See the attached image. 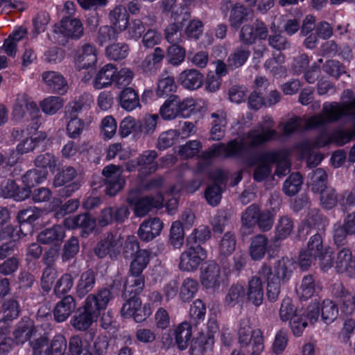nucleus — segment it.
<instances>
[{
    "instance_id": "1",
    "label": "nucleus",
    "mask_w": 355,
    "mask_h": 355,
    "mask_svg": "<svg viewBox=\"0 0 355 355\" xmlns=\"http://www.w3.org/2000/svg\"><path fill=\"white\" fill-rule=\"evenodd\" d=\"M130 269L124 284L125 303L121 309V316L132 318L137 323L145 321L153 313L150 303L142 304L140 296L145 288L144 270L148 265L151 252L144 249L132 257Z\"/></svg>"
},
{
    "instance_id": "2",
    "label": "nucleus",
    "mask_w": 355,
    "mask_h": 355,
    "mask_svg": "<svg viewBox=\"0 0 355 355\" xmlns=\"http://www.w3.org/2000/svg\"><path fill=\"white\" fill-rule=\"evenodd\" d=\"M111 297V293L107 289H98L96 293L88 295L70 320L72 327L80 331L89 329L106 309Z\"/></svg>"
},
{
    "instance_id": "3",
    "label": "nucleus",
    "mask_w": 355,
    "mask_h": 355,
    "mask_svg": "<svg viewBox=\"0 0 355 355\" xmlns=\"http://www.w3.org/2000/svg\"><path fill=\"white\" fill-rule=\"evenodd\" d=\"M293 261L287 257H283L274 263L273 266L263 263L259 270V275L266 282L268 300L274 302L280 293L281 282H288L293 274Z\"/></svg>"
},
{
    "instance_id": "4",
    "label": "nucleus",
    "mask_w": 355,
    "mask_h": 355,
    "mask_svg": "<svg viewBox=\"0 0 355 355\" xmlns=\"http://www.w3.org/2000/svg\"><path fill=\"white\" fill-rule=\"evenodd\" d=\"M277 135L276 130L263 125H261V130L255 128L250 129L246 134L248 141L237 140L236 148L239 158L247 157V159L250 156L257 155V154L255 153L257 149L267 142L275 140Z\"/></svg>"
},
{
    "instance_id": "5",
    "label": "nucleus",
    "mask_w": 355,
    "mask_h": 355,
    "mask_svg": "<svg viewBox=\"0 0 355 355\" xmlns=\"http://www.w3.org/2000/svg\"><path fill=\"white\" fill-rule=\"evenodd\" d=\"M347 105L338 102H325L322 105V114L314 115L307 121L310 129H324L327 124L338 121L347 115Z\"/></svg>"
},
{
    "instance_id": "6",
    "label": "nucleus",
    "mask_w": 355,
    "mask_h": 355,
    "mask_svg": "<svg viewBox=\"0 0 355 355\" xmlns=\"http://www.w3.org/2000/svg\"><path fill=\"white\" fill-rule=\"evenodd\" d=\"M289 152L286 148L269 150L259 155H252L245 160L249 166H254L257 162H269L270 166L276 164L275 174L285 175L290 171L291 163L288 160Z\"/></svg>"
},
{
    "instance_id": "7",
    "label": "nucleus",
    "mask_w": 355,
    "mask_h": 355,
    "mask_svg": "<svg viewBox=\"0 0 355 355\" xmlns=\"http://www.w3.org/2000/svg\"><path fill=\"white\" fill-rule=\"evenodd\" d=\"M40 116V108L37 103L28 96L23 95L18 98L12 107L11 119L14 122L24 123L32 121L36 126H32L37 130V121Z\"/></svg>"
},
{
    "instance_id": "8",
    "label": "nucleus",
    "mask_w": 355,
    "mask_h": 355,
    "mask_svg": "<svg viewBox=\"0 0 355 355\" xmlns=\"http://www.w3.org/2000/svg\"><path fill=\"white\" fill-rule=\"evenodd\" d=\"M311 256L318 261L323 271L331 268L334 263V252L329 245H325L320 234L315 233L311 236L307 243L306 249Z\"/></svg>"
},
{
    "instance_id": "9",
    "label": "nucleus",
    "mask_w": 355,
    "mask_h": 355,
    "mask_svg": "<svg viewBox=\"0 0 355 355\" xmlns=\"http://www.w3.org/2000/svg\"><path fill=\"white\" fill-rule=\"evenodd\" d=\"M171 17L174 22L169 24L166 27L165 38L171 45L180 44L182 42V30L185 22L190 19L191 12L188 8L184 6H176L172 11Z\"/></svg>"
},
{
    "instance_id": "10",
    "label": "nucleus",
    "mask_w": 355,
    "mask_h": 355,
    "mask_svg": "<svg viewBox=\"0 0 355 355\" xmlns=\"http://www.w3.org/2000/svg\"><path fill=\"white\" fill-rule=\"evenodd\" d=\"M239 343L241 347H245L252 343V349L263 352L264 349L263 336L259 329L252 330L248 318L240 320L237 330Z\"/></svg>"
},
{
    "instance_id": "11",
    "label": "nucleus",
    "mask_w": 355,
    "mask_h": 355,
    "mask_svg": "<svg viewBox=\"0 0 355 355\" xmlns=\"http://www.w3.org/2000/svg\"><path fill=\"white\" fill-rule=\"evenodd\" d=\"M192 327L191 322L184 321L175 329H170L167 334L162 336L164 344L176 346L181 351L186 349L191 340Z\"/></svg>"
},
{
    "instance_id": "12",
    "label": "nucleus",
    "mask_w": 355,
    "mask_h": 355,
    "mask_svg": "<svg viewBox=\"0 0 355 355\" xmlns=\"http://www.w3.org/2000/svg\"><path fill=\"white\" fill-rule=\"evenodd\" d=\"M76 176L77 171L72 166L65 167L55 175L53 179L54 187H63L58 191L60 197L68 198L80 189V182L74 180Z\"/></svg>"
},
{
    "instance_id": "13",
    "label": "nucleus",
    "mask_w": 355,
    "mask_h": 355,
    "mask_svg": "<svg viewBox=\"0 0 355 355\" xmlns=\"http://www.w3.org/2000/svg\"><path fill=\"white\" fill-rule=\"evenodd\" d=\"M54 32L61 35L67 42L80 40L84 35V27L79 18L62 16L60 23L54 26Z\"/></svg>"
},
{
    "instance_id": "14",
    "label": "nucleus",
    "mask_w": 355,
    "mask_h": 355,
    "mask_svg": "<svg viewBox=\"0 0 355 355\" xmlns=\"http://www.w3.org/2000/svg\"><path fill=\"white\" fill-rule=\"evenodd\" d=\"M187 250L180 255L179 268L183 271H194L207 258V251L203 247L186 245Z\"/></svg>"
},
{
    "instance_id": "15",
    "label": "nucleus",
    "mask_w": 355,
    "mask_h": 355,
    "mask_svg": "<svg viewBox=\"0 0 355 355\" xmlns=\"http://www.w3.org/2000/svg\"><path fill=\"white\" fill-rule=\"evenodd\" d=\"M268 36V27L260 19L243 26L239 33L240 41L245 45H252L257 40H265Z\"/></svg>"
},
{
    "instance_id": "16",
    "label": "nucleus",
    "mask_w": 355,
    "mask_h": 355,
    "mask_svg": "<svg viewBox=\"0 0 355 355\" xmlns=\"http://www.w3.org/2000/svg\"><path fill=\"white\" fill-rule=\"evenodd\" d=\"M43 329L42 326H35L34 321L29 317L21 318L12 333L16 344L23 345L27 341L29 342Z\"/></svg>"
},
{
    "instance_id": "17",
    "label": "nucleus",
    "mask_w": 355,
    "mask_h": 355,
    "mask_svg": "<svg viewBox=\"0 0 355 355\" xmlns=\"http://www.w3.org/2000/svg\"><path fill=\"white\" fill-rule=\"evenodd\" d=\"M236 144H237L236 139L230 140L226 145L223 143L214 144L208 149L202 151L200 157L202 159L210 162L216 157L239 158Z\"/></svg>"
},
{
    "instance_id": "18",
    "label": "nucleus",
    "mask_w": 355,
    "mask_h": 355,
    "mask_svg": "<svg viewBox=\"0 0 355 355\" xmlns=\"http://www.w3.org/2000/svg\"><path fill=\"white\" fill-rule=\"evenodd\" d=\"M354 134L350 130L337 128L331 132L324 130L318 136L317 143L321 146H327L335 144L337 146H343L353 139Z\"/></svg>"
},
{
    "instance_id": "19",
    "label": "nucleus",
    "mask_w": 355,
    "mask_h": 355,
    "mask_svg": "<svg viewBox=\"0 0 355 355\" xmlns=\"http://www.w3.org/2000/svg\"><path fill=\"white\" fill-rule=\"evenodd\" d=\"M130 211L128 208L122 205L119 207H108L101 210L96 220L101 227H105L114 223L121 224L128 218Z\"/></svg>"
},
{
    "instance_id": "20",
    "label": "nucleus",
    "mask_w": 355,
    "mask_h": 355,
    "mask_svg": "<svg viewBox=\"0 0 355 355\" xmlns=\"http://www.w3.org/2000/svg\"><path fill=\"white\" fill-rule=\"evenodd\" d=\"M250 254L253 260H261L267 252L269 257H274L279 252L277 246L268 245V238L263 234L255 236L250 246Z\"/></svg>"
},
{
    "instance_id": "21",
    "label": "nucleus",
    "mask_w": 355,
    "mask_h": 355,
    "mask_svg": "<svg viewBox=\"0 0 355 355\" xmlns=\"http://www.w3.org/2000/svg\"><path fill=\"white\" fill-rule=\"evenodd\" d=\"M76 69H88L95 66L97 62L96 49L90 44H85L76 50L74 58Z\"/></svg>"
},
{
    "instance_id": "22",
    "label": "nucleus",
    "mask_w": 355,
    "mask_h": 355,
    "mask_svg": "<svg viewBox=\"0 0 355 355\" xmlns=\"http://www.w3.org/2000/svg\"><path fill=\"white\" fill-rule=\"evenodd\" d=\"M201 284L206 288H218L221 282L220 266L214 261H209L201 268Z\"/></svg>"
},
{
    "instance_id": "23",
    "label": "nucleus",
    "mask_w": 355,
    "mask_h": 355,
    "mask_svg": "<svg viewBox=\"0 0 355 355\" xmlns=\"http://www.w3.org/2000/svg\"><path fill=\"white\" fill-rule=\"evenodd\" d=\"M31 191L19 187L14 180H5L0 186V197L23 201L30 197Z\"/></svg>"
},
{
    "instance_id": "24",
    "label": "nucleus",
    "mask_w": 355,
    "mask_h": 355,
    "mask_svg": "<svg viewBox=\"0 0 355 355\" xmlns=\"http://www.w3.org/2000/svg\"><path fill=\"white\" fill-rule=\"evenodd\" d=\"M329 224L328 218L322 213L319 209H311L302 225L299 227L298 234L301 236V234L306 230V234H309L311 228L317 229L318 230H324Z\"/></svg>"
},
{
    "instance_id": "25",
    "label": "nucleus",
    "mask_w": 355,
    "mask_h": 355,
    "mask_svg": "<svg viewBox=\"0 0 355 355\" xmlns=\"http://www.w3.org/2000/svg\"><path fill=\"white\" fill-rule=\"evenodd\" d=\"M335 267L338 272H345L350 277H355V254L350 248L343 247L337 254Z\"/></svg>"
},
{
    "instance_id": "26",
    "label": "nucleus",
    "mask_w": 355,
    "mask_h": 355,
    "mask_svg": "<svg viewBox=\"0 0 355 355\" xmlns=\"http://www.w3.org/2000/svg\"><path fill=\"white\" fill-rule=\"evenodd\" d=\"M334 295L338 299L341 316L346 318L355 316V302L352 294L343 284H340L334 288Z\"/></svg>"
},
{
    "instance_id": "27",
    "label": "nucleus",
    "mask_w": 355,
    "mask_h": 355,
    "mask_svg": "<svg viewBox=\"0 0 355 355\" xmlns=\"http://www.w3.org/2000/svg\"><path fill=\"white\" fill-rule=\"evenodd\" d=\"M163 227L164 224L159 218H149L140 225L138 236L141 241L148 242L161 234Z\"/></svg>"
},
{
    "instance_id": "28",
    "label": "nucleus",
    "mask_w": 355,
    "mask_h": 355,
    "mask_svg": "<svg viewBox=\"0 0 355 355\" xmlns=\"http://www.w3.org/2000/svg\"><path fill=\"white\" fill-rule=\"evenodd\" d=\"M265 283L266 282L264 281L263 277H261L259 273L248 281V290L246 291L247 300L255 306H259L263 303L264 295L263 284Z\"/></svg>"
},
{
    "instance_id": "29",
    "label": "nucleus",
    "mask_w": 355,
    "mask_h": 355,
    "mask_svg": "<svg viewBox=\"0 0 355 355\" xmlns=\"http://www.w3.org/2000/svg\"><path fill=\"white\" fill-rule=\"evenodd\" d=\"M62 299L57 302L53 311V318L57 322H63L67 320L73 311H74L76 306L75 298L67 295L62 296Z\"/></svg>"
},
{
    "instance_id": "30",
    "label": "nucleus",
    "mask_w": 355,
    "mask_h": 355,
    "mask_svg": "<svg viewBox=\"0 0 355 355\" xmlns=\"http://www.w3.org/2000/svg\"><path fill=\"white\" fill-rule=\"evenodd\" d=\"M72 228L79 231V235L87 238L94 231L96 226V219L89 213L78 214L71 220Z\"/></svg>"
},
{
    "instance_id": "31",
    "label": "nucleus",
    "mask_w": 355,
    "mask_h": 355,
    "mask_svg": "<svg viewBox=\"0 0 355 355\" xmlns=\"http://www.w3.org/2000/svg\"><path fill=\"white\" fill-rule=\"evenodd\" d=\"M42 79L51 92L63 95L67 92V82L61 73L53 71H44Z\"/></svg>"
},
{
    "instance_id": "32",
    "label": "nucleus",
    "mask_w": 355,
    "mask_h": 355,
    "mask_svg": "<svg viewBox=\"0 0 355 355\" xmlns=\"http://www.w3.org/2000/svg\"><path fill=\"white\" fill-rule=\"evenodd\" d=\"M117 68L112 64L103 66L96 73L93 85L95 89H101L110 86L115 82Z\"/></svg>"
},
{
    "instance_id": "33",
    "label": "nucleus",
    "mask_w": 355,
    "mask_h": 355,
    "mask_svg": "<svg viewBox=\"0 0 355 355\" xmlns=\"http://www.w3.org/2000/svg\"><path fill=\"white\" fill-rule=\"evenodd\" d=\"M93 336L90 335L89 338L80 335L72 336L69 340V355H92L91 340Z\"/></svg>"
},
{
    "instance_id": "34",
    "label": "nucleus",
    "mask_w": 355,
    "mask_h": 355,
    "mask_svg": "<svg viewBox=\"0 0 355 355\" xmlns=\"http://www.w3.org/2000/svg\"><path fill=\"white\" fill-rule=\"evenodd\" d=\"M96 275L92 269H88L80 275L76 286V294L78 297L83 298L94 288Z\"/></svg>"
},
{
    "instance_id": "35",
    "label": "nucleus",
    "mask_w": 355,
    "mask_h": 355,
    "mask_svg": "<svg viewBox=\"0 0 355 355\" xmlns=\"http://www.w3.org/2000/svg\"><path fill=\"white\" fill-rule=\"evenodd\" d=\"M157 156V153L154 150H145L138 156L141 165V168L138 169L140 175L147 176L158 169V164L155 161Z\"/></svg>"
},
{
    "instance_id": "36",
    "label": "nucleus",
    "mask_w": 355,
    "mask_h": 355,
    "mask_svg": "<svg viewBox=\"0 0 355 355\" xmlns=\"http://www.w3.org/2000/svg\"><path fill=\"white\" fill-rule=\"evenodd\" d=\"M189 344L191 355H203L206 352L212 349L214 339L203 332H200L196 337L191 340Z\"/></svg>"
},
{
    "instance_id": "37",
    "label": "nucleus",
    "mask_w": 355,
    "mask_h": 355,
    "mask_svg": "<svg viewBox=\"0 0 355 355\" xmlns=\"http://www.w3.org/2000/svg\"><path fill=\"white\" fill-rule=\"evenodd\" d=\"M128 202L134 206L135 213L137 216H143L148 214L153 208L159 207V201L153 196L143 198H128Z\"/></svg>"
},
{
    "instance_id": "38",
    "label": "nucleus",
    "mask_w": 355,
    "mask_h": 355,
    "mask_svg": "<svg viewBox=\"0 0 355 355\" xmlns=\"http://www.w3.org/2000/svg\"><path fill=\"white\" fill-rule=\"evenodd\" d=\"M251 10L243 5L237 3L231 6L230 10L229 22L231 28L235 31L239 30L241 25L248 21Z\"/></svg>"
},
{
    "instance_id": "39",
    "label": "nucleus",
    "mask_w": 355,
    "mask_h": 355,
    "mask_svg": "<svg viewBox=\"0 0 355 355\" xmlns=\"http://www.w3.org/2000/svg\"><path fill=\"white\" fill-rule=\"evenodd\" d=\"M117 101L119 105L128 112L141 107L139 94L132 87L123 89L117 97Z\"/></svg>"
},
{
    "instance_id": "40",
    "label": "nucleus",
    "mask_w": 355,
    "mask_h": 355,
    "mask_svg": "<svg viewBox=\"0 0 355 355\" xmlns=\"http://www.w3.org/2000/svg\"><path fill=\"white\" fill-rule=\"evenodd\" d=\"M203 80V74L193 69L184 70L179 77V81L182 87L190 90H195L200 87Z\"/></svg>"
},
{
    "instance_id": "41",
    "label": "nucleus",
    "mask_w": 355,
    "mask_h": 355,
    "mask_svg": "<svg viewBox=\"0 0 355 355\" xmlns=\"http://www.w3.org/2000/svg\"><path fill=\"white\" fill-rule=\"evenodd\" d=\"M50 332L44 328L29 341L33 355H48Z\"/></svg>"
},
{
    "instance_id": "42",
    "label": "nucleus",
    "mask_w": 355,
    "mask_h": 355,
    "mask_svg": "<svg viewBox=\"0 0 355 355\" xmlns=\"http://www.w3.org/2000/svg\"><path fill=\"white\" fill-rule=\"evenodd\" d=\"M48 171L45 168H32L27 171L21 177L24 189L31 191V188L43 183L47 178Z\"/></svg>"
},
{
    "instance_id": "43",
    "label": "nucleus",
    "mask_w": 355,
    "mask_h": 355,
    "mask_svg": "<svg viewBox=\"0 0 355 355\" xmlns=\"http://www.w3.org/2000/svg\"><path fill=\"white\" fill-rule=\"evenodd\" d=\"M109 19L111 24L120 32L126 30L129 23V15L125 7L116 6L110 12Z\"/></svg>"
},
{
    "instance_id": "44",
    "label": "nucleus",
    "mask_w": 355,
    "mask_h": 355,
    "mask_svg": "<svg viewBox=\"0 0 355 355\" xmlns=\"http://www.w3.org/2000/svg\"><path fill=\"white\" fill-rule=\"evenodd\" d=\"M76 272H66L61 275V277L57 280L54 288L53 293L57 297H62L66 296L73 288L74 284V279L78 277Z\"/></svg>"
},
{
    "instance_id": "45",
    "label": "nucleus",
    "mask_w": 355,
    "mask_h": 355,
    "mask_svg": "<svg viewBox=\"0 0 355 355\" xmlns=\"http://www.w3.org/2000/svg\"><path fill=\"white\" fill-rule=\"evenodd\" d=\"M308 178V184L311 187V191L315 193H320L329 188L327 186V175L322 168H316L309 174Z\"/></svg>"
},
{
    "instance_id": "46",
    "label": "nucleus",
    "mask_w": 355,
    "mask_h": 355,
    "mask_svg": "<svg viewBox=\"0 0 355 355\" xmlns=\"http://www.w3.org/2000/svg\"><path fill=\"white\" fill-rule=\"evenodd\" d=\"M41 212L39 209H33L31 207L20 210L17 216L19 228L24 230L27 226V231L33 229L34 223L40 217Z\"/></svg>"
},
{
    "instance_id": "47",
    "label": "nucleus",
    "mask_w": 355,
    "mask_h": 355,
    "mask_svg": "<svg viewBox=\"0 0 355 355\" xmlns=\"http://www.w3.org/2000/svg\"><path fill=\"white\" fill-rule=\"evenodd\" d=\"M247 300L246 290L240 284H234L229 288L225 298V302L227 306H234L236 304H243Z\"/></svg>"
},
{
    "instance_id": "48",
    "label": "nucleus",
    "mask_w": 355,
    "mask_h": 355,
    "mask_svg": "<svg viewBox=\"0 0 355 355\" xmlns=\"http://www.w3.org/2000/svg\"><path fill=\"white\" fill-rule=\"evenodd\" d=\"M64 232L60 225H53L42 230L37 235V241L42 244H51L62 241Z\"/></svg>"
},
{
    "instance_id": "49",
    "label": "nucleus",
    "mask_w": 355,
    "mask_h": 355,
    "mask_svg": "<svg viewBox=\"0 0 355 355\" xmlns=\"http://www.w3.org/2000/svg\"><path fill=\"white\" fill-rule=\"evenodd\" d=\"M200 288L198 282L193 278L184 279L180 287L179 297L183 302H190Z\"/></svg>"
},
{
    "instance_id": "50",
    "label": "nucleus",
    "mask_w": 355,
    "mask_h": 355,
    "mask_svg": "<svg viewBox=\"0 0 355 355\" xmlns=\"http://www.w3.org/2000/svg\"><path fill=\"white\" fill-rule=\"evenodd\" d=\"M117 241L112 233H108L106 237L98 242L94 248L95 254L99 258L105 257L107 254L115 253Z\"/></svg>"
},
{
    "instance_id": "51",
    "label": "nucleus",
    "mask_w": 355,
    "mask_h": 355,
    "mask_svg": "<svg viewBox=\"0 0 355 355\" xmlns=\"http://www.w3.org/2000/svg\"><path fill=\"white\" fill-rule=\"evenodd\" d=\"M294 224L291 218L284 216L279 218L275 227L274 239L275 241L287 239L293 230Z\"/></svg>"
},
{
    "instance_id": "52",
    "label": "nucleus",
    "mask_w": 355,
    "mask_h": 355,
    "mask_svg": "<svg viewBox=\"0 0 355 355\" xmlns=\"http://www.w3.org/2000/svg\"><path fill=\"white\" fill-rule=\"evenodd\" d=\"M211 237V231L208 226L201 225L195 228L186 239V245L202 247Z\"/></svg>"
},
{
    "instance_id": "53",
    "label": "nucleus",
    "mask_w": 355,
    "mask_h": 355,
    "mask_svg": "<svg viewBox=\"0 0 355 355\" xmlns=\"http://www.w3.org/2000/svg\"><path fill=\"white\" fill-rule=\"evenodd\" d=\"M178 96H170L161 106L159 114L164 120H171L178 117Z\"/></svg>"
},
{
    "instance_id": "54",
    "label": "nucleus",
    "mask_w": 355,
    "mask_h": 355,
    "mask_svg": "<svg viewBox=\"0 0 355 355\" xmlns=\"http://www.w3.org/2000/svg\"><path fill=\"white\" fill-rule=\"evenodd\" d=\"M184 241V229L182 222L173 221L171 224L168 243L175 249L180 248Z\"/></svg>"
},
{
    "instance_id": "55",
    "label": "nucleus",
    "mask_w": 355,
    "mask_h": 355,
    "mask_svg": "<svg viewBox=\"0 0 355 355\" xmlns=\"http://www.w3.org/2000/svg\"><path fill=\"white\" fill-rule=\"evenodd\" d=\"M250 55V51L249 49L243 46L236 48L227 60L228 67L232 69L242 67L248 61Z\"/></svg>"
},
{
    "instance_id": "56",
    "label": "nucleus",
    "mask_w": 355,
    "mask_h": 355,
    "mask_svg": "<svg viewBox=\"0 0 355 355\" xmlns=\"http://www.w3.org/2000/svg\"><path fill=\"white\" fill-rule=\"evenodd\" d=\"M303 177L299 172L293 173L284 181L283 191L288 196H293L301 189Z\"/></svg>"
},
{
    "instance_id": "57",
    "label": "nucleus",
    "mask_w": 355,
    "mask_h": 355,
    "mask_svg": "<svg viewBox=\"0 0 355 355\" xmlns=\"http://www.w3.org/2000/svg\"><path fill=\"white\" fill-rule=\"evenodd\" d=\"M213 119L212 127L210 130L212 140L220 141L225 136V128L227 124L225 116H220L217 112H214L211 115Z\"/></svg>"
},
{
    "instance_id": "58",
    "label": "nucleus",
    "mask_w": 355,
    "mask_h": 355,
    "mask_svg": "<svg viewBox=\"0 0 355 355\" xmlns=\"http://www.w3.org/2000/svg\"><path fill=\"white\" fill-rule=\"evenodd\" d=\"M186 49L180 44L170 45L167 48L166 60L168 64L178 66L184 61Z\"/></svg>"
},
{
    "instance_id": "59",
    "label": "nucleus",
    "mask_w": 355,
    "mask_h": 355,
    "mask_svg": "<svg viewBox=\"0 0 355 355\" xmlns=\"http://www.w3.org/2000/svg\"><path fill=\"white\" fill-rule=\"evenodd\" d=\"M92 103V96L85 92L75 98L69 106L71 110L69 109L68 112H70V115L77 116L78 112L88 110Z\"/></svg>"
},
{
    "instance_id": "60",
    "label": "nucleus",
    "mask_w": 355,
    "mask_h": 355,
    "mask_svg": "<svg viewBox=\"0 0 355 355\" xmlns=\"http://www.w3.org/2000/svg\"><path fill=\"white\" fill-rule=\"evenodd\" d=\"M26 234L27 233L24 232V230L10 223L0 227V241H7L17 243L19 239Z\"/></svg>"
},
{
    "instance_id": "61",
    "label": "nucleus",
    "mask_w": 355,
    "mask_h": 355,
    "mask_svg": "<svg viewBox=\"0 0 355 355\" xmlns=\"http://www.w3.org/2000/svg\"><path fill=\"white\" fill-rule=\"evenodd\" d=\"M320 307L321 318L324 323L330 324L337 318L340 309L332 300L329 299L324 300Z\"/></svg>"
},
{
    "instance_id": "62",
    "label": "nucleus",
    "mask_w": 355,
    "mask_h": 355,
    "mask_svg": "<svg viewBox=\"0 0 355 355\" xmlns=\"http://www.w3.org/2000/svg\"><path fill=\"white\" fill-rule=\"evenodd\" d=\"M177 89L175 79L171 76H166L159 79L157 83V95L160 98H165L173 95Z\"/></svg>"
},
{
    "instance_id": "63",
    "label": "nucleus",
    "mask_w": 355,
    "mask_h": 355,
    "mask_svg": "<svg viewBox=\"0 0 355 355\" xmlns=\"http://www.w3.org/2000/svg\"><path fill=\"white\" fill-rule=\"evenodd\" d=\"M206 311V305L201 300L198 299L193 301L189 309V322L197 327L205 320Z\"/></svg>"
},
{
    "instance_id": "64",
    "label": "nucleus",
    "mask_w": 355,
    "mask_h": 355,
    "mask_svg": "<svg viewBox=\"0 0 355 355\" xmlns=\"http://www.w3.org/2000/svg\"><path fill=\"white\" fill-rule=\"evenodd\" d=\"M67 341L65 336L61 334H56L49 342L48 355H67Z\"/></svg>"
}]
</instances>
